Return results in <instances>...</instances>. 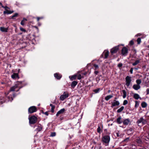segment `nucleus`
I'll use <instances>...</instances> for the list:
<instances>
[{"mask_svg":"<svg viewBox=\"0 0 149 149\" xmlns=\"http://www.w3.org/2000/svg\"><path fill=\"white\" fill-rule=\"evenodd\" d=\"M102 143L105 146H107L110 141V137L109 136L105 135L102 138Z\"/></svg>","mask_w":149,"mask_h":149,"instance_id":"nucleus-1","label":"nucleus"},{"mask_svg":"<svg viewBox=\"0 0 149 149\" xmlns=\"http://www.w3.org/2000/svg\"><path fill=\"white\" fill-rule=\"evenodd\" d=\"M29 123L31 124H33L36 123L37 118L35 116H33L29 118Z\"/></svg>","mask_w":149,"mask_h":149,"instance_id":"nucleus-2","label":"nucleus"},{"mask_svg":"<svg viewBox=\"0 0 149 149\" xmlns=\"http://www.w3.org/2000/svg\"><path fill=\"white\" fill-rule=\"evenodd\" d=\"M120 45L124 46L123 44L120 45L112 48L111 50V52L112 54L115 53L117 52L118 49V47Z\"/></svg>","mask_w":149,"mask_h":149,"instance_id":"nucleus-3","label":"nucleus"},{"mask_svg":"<svg viewBox=\"0 0 149 149\" xmlns=\"http://www.w3.org/2000/svg\"><path fill=\"white\" fill-rule=\"evenodd\" d=\"M126 85L127 87L129 86L132 81L131 77L129 76H127L125 78Z\"/></svg>","mask_w":149,"mask_h":149,"instance_id":"nucleus-4","label":"nucleus"},{"mask_svg":"<svg viewBox=\"0 0 149 149\" xmlns=\"http://www.w3.org/2000/svg\"><path fill=\"white\" fill-rule=\"evenodd\" d=\"M37 111V108L35 106H31L29 108L28 111L30 113H32Z\"/></svg>","mask_w":149,"mask_h":149,"instance_id":"nucleus-5","label":"nucleus"},{"mask_svg":"<svg viewBox=\"0 0 149 149\" xmlns=\"http://www.w3.org/2000/svg\"><path fill=\"white\" fill-rule=\"evenodd\" d=\"M137 84H134L133 86V88L135 90H138L140 88V79H138L136 81Z\"/></svg>","mask_w":149,"mask_h":149,"instance_id":"nucleus-6","label":"nucleus"},{"mask_svg":"<svg viewBox=\"0 0 149 149\" xmlns=\"http://www.w3.org/2000/svg\"><path fill=\"white\" fill-rule=\"evenodd\" d=\"M128 49L126 47H124L122 49V54L125 56H126L128 53Z\"/></svg>","mask_w":149,"mask_h":149,"instance_id":"nucleus-7","label":"nucleus"},{"mask_svg":"<svg viewBox=\"0 0 149 149\" xmlns=\"http://www.w3.org/2000/svg\"><path fill=\"white\" fill-rule=\"evenodd\" d=\"M119 104L120 103L119 102L115 100H114L113 101L111 102V105L113 107L118 106Z\"/></svg>","mask_w":149,"mask_h":149,"instance_id":"nucleus-8","label":"nucleus"},{"mask_svg":"<svg viewBox=\"0 0 149 149\" xmlns=\"http://www.w3.org/2000/svg\"><path fill=\"white\" fill-rule=\"evenodd\" d=\"M68 94L64 93L63 94L61 95L60 97V99L62 100H63L65 99L68 97Z\"/></svg>","mask_w":149,"mask_h":149,"instance_id":"nucleus-9","label":"nucleus"},{"mask_svg":"<svg viewBox=\"0 0 149 149\" xmlns=\"http://www.w3.org/2000/svg\"><path fill=\"white\" fill-rule=\"evenodd\" d=\"M65 111V110L64 108L61 109L57 112L56 114V116H58L59 115L61 114H63Z\"/></svg>","mask_w":149,"mask_h":149,"instance_id":"nucleus-10","label":"nucleus"},{"mask_svg":"<svg viewBox=\"0 0 149 149\" xmlns=\"http://www.w3.org/2000/svg\"><path fill=\"white\" fill-rule=\"evenodd\" d=\"M130 123V121L129 119H126L124 120L123 121V124L125 125H127Z\"/></svg>","mask_w":149,"mask_h":149,"instance_id":"nucleus-11","label":"nucleus"},{"mask_svg":"<svg viewBox=\"0 0 149 149\" xmlns=\"http://www.w3.org/2000/svg\"><path fill=\"white\" fill-rule=\"evenodd\" d=\"M103 54L104 56V58H106L109 55V52L108 50H104L103 53Z\"/></svg>","mask_w":149,"mask_h":149,"instance_id":"nucleus-12","label":"nucleus"},{"mask_svg":"<svg viewBox=\"0 0 149 149\" xmlns=\"http://www.w3.org/2000/svg\"><path fill=\"white\" fill-rule=\"evenodd\" d=\"M54 77L57 79H59L61 78L62 75L58 73H56L54 74Z\"/></svg>","mask_w":149,"mask_h":149,"instance_id":"nucleus-13","label":"nucleus"},{"mask_svg":"<svg viewBox=\"0 0 149 149\" xmlns=\"http://www.w3.org/2000/svg\"><path fill=\"white\" fill-rule=\"evenodd\" d=\"M77 74H75L71 76H69V78L71 81H72L73 80H75L76 79L77 77Z\"/></svg>","mask_w":149,"mask_h":149,"instance_id":"nucleus-14","label":"nucleus"},{"mask_svg":"<svg viewBox=\"0 0 149 149\" xmlns=\"http://www.w3.org/2000/svg\"><path fill=\"white\" fill-rule=\"evenodd\" d=\"M0 30L3 32H8V28H5L4 27H1L0 28Z\"/></svg>","mask_w":149,"mask_h":149,"instance_id":"nucleus-15","label":"nucleus"},{"mask_svg":"<svg viewBox=\"0 0 149 149\" xmlns=\"http://www.w3.org/2000/svg\"><path fill=\"white\" fill-rule=\"evenodd\" d=\"M42 128V127L41 125L38 124V128H37L36 130L38 132L41 131Z\"/></svg>","mask_w":149,"mask_h":149,"instance_id":"nucleus-16","label":"nucleus"},{"mask_svg":"<svg viewBox=\"0 0 149 149\" xmlns=\"http://www.w3.org/2000/svg\"><path fill=\"white\" fill-rule=\"evenodd\" d=\"M18 74L14 73L11 75V77L13 79H15L18 77Z\"/></svg>","mask_w":149,"mask_h":149,"instance_id":"nucleus-17","label":"nucleus"},{"mask_svg":"<svg viewBox=\"0 0 149 149\" xmlns=\"http://www.w3.org/2000/svg\"><path fill=\"white\" fill-rule=\"evenodd\" d=\"M121 119V118L120 117H119L117 118L116 121L118 124H120L123 122V121Z\"/></svg>","mask_w":149,"mask_h":149,"instance_id":"nucleus-18","label":"nucleus"},{"mask_svg":"<svg viewBox=\"0 0 149 149\" xmlns=\"http://www.w3.org/2000/svg\"><path fill=\"white\" fill-rule=\"evenodd\" d=\"M6 10V11H4L3 12V13L4 14H11L13 12V11H9L7 10Z\"/></svg>","mask_w":149,"mask_h":149,"instance_id":"nucleus-19","label":"nucleus"},{"mask_svg":"<svg viewBox=\"0 0 149 149\" xmlns=\"http://www.w3.org/2000/svg\"><path fill=\"white\" fill-rule=\"evenodd\" d=\"M77 82L76 81H74L72 82L71 85L72 87L74 88L77 85Z\"/></svg>","mask_w":149,"mask_h":149,"instance_id":"nucleus-20","label":"nucleus"},{"mask_svg":"<svg viewBox=\"0 0 149 149\" xmlns=\"http://www.w3.org/2000/svg\"><path fill=\"white\" fill-rule=\"evenodd\" d=\"M113 97V96L112 95H107L105 97V100L107 101H108L111 98Z\"/></svg>","mask_w":149,"mask_h":149,"instance_id":"nucleus-21","label":"nucleus"},{"mask_svg":"<svg viewBox=\"0 0 149 149\" xmlns=\"http://www.w3.org/2000/svg\"><path fill=\"white\" fill-rule=\"evenodd\" d=\"M27 21V19L25 18H23V19L21 21V25L23 26L24 25L25 22Z\"/></svg>","mask_w":149,"mask_h":149,"instance_id":"nucleus-22","label":"nucleus"},{"mask_svg":"<svg viewBox=\"0 0 149 149\" xmlns=\"http://www.w3.org/2000/svg\"><path fill=\"white\" fill-rule=\"evenodd\" d=\"M141 106L143 108H145L147 106V104L145 102H143L141 104Z\"/></svg>","mask_w":149,"mask_h":149,"instance_id":"nucleus-23","label":"nucleus"},{"mask_svg":"<svg viewBox=\"0 0 149 149\" xmlns=\"http://www.w3.org/2000/svg\"><path fill=\"white\" fill-rule=\"evenodd\" d=\"M124 109V107L123 106H122L117 110V112L118 113H120Z\"/></svg>","mask_w":149,"mask_h":149,"instance_id":"nucleus-24","label":"nucleus"},{"mask_svg":"<svg viewBox=\"0 0 149 149\" xmlns=\"http://www.w3.org/2000/svg\"><path fill=\"white\" fill-rule=\"evenodd\" d=\"M50 106L51 107V111L53 113L54 112V109L55 107L52 104H50Z\"/></svg>","mask_w":149,"mask_h":149,"instance_id":"nucleus-25","label":"nucleus"},{"mask_svg":"<svg viewBox=\"0 0 149 149\" xmlns=\"http://www.w3.org/2000/svg\"><path fill=\"white\" fill-rule=\"evenodd\" d=\"M17 86L15 85L13 86L10 89V91H13L15 90V89L17 88Z\"/></svg>","mask_w":149,"mask_h":149,"instance_id":"nucleus-26","label":"nucleus"},{"mask_svg":"<svg viewBox=\"0 0 149 149\" xmlns=\"http://www.w3.org/2000/svg\"><path fill=\"white\" fill-rule=\"evenodd\" d=\"M134 97L135 99L137 100L139 98V97L138 94H135L134 95Z\"/></svg>","mask_w":149,"mask_h":149,"instance_id":"nucleus-27","label":"nucleus"},{"mask_svg":"<svg viewBox=\"0 0 149 149\" xmlns=\"http://www.w3.org/2000/svg\"><path fill=\"white\" fill-rule=\"evenodd\" d=\"M123 94V97L124 98H125L126 96V93L125 90H123L122 91Z\"/></svg>","mask_w":149,"mask_h":149,"instance_id":"nucleus-28","label":"nucleus"},{"mask_svg":"<svg viewBox=\"0 0 149 149\" xmlns=\"http://www.w3.org/2000/svg\"><path fill=\"white\" fill-rule=\"evenodd\" d=\"M140 123H142L143 124H144L146 123V121L142 118H140Z\"/></svg>","mask_w":149,"mask_h":149,"instance_id":"nucleus-29","label":"nucleus"},{"mask_svg":"<svg viewBox=\"0 0 149 149\" xmlns=\"http://www.w3.org/2000/svg\"><path fill=\"white\" fill-rule=\"evenodd\" d=\"M139 62V60H136L135 61V62L132 64V65H133L135 66Z\"/></svg>","mask_w":149,"mask_h":149,"instance_id":"nucleus-30","label":"nucleus"},{"mask_svg":"<svg viewBox=\"0 0 149 149\" xmlns=\"http://www.w3.org/2000/svg\"><path fill=\"white\" fill-rule=\"evenodd\" d=\"M94 67L95 68V70H96L98 69L99 68V66L98 65H97V64H94L93 65Z\"/></svg>","mask_w":149,"mask_h":149,"instance_id":"nucleus-31","label":"nucleus"},{"mask_svg":"<svg viewBox=\"0 0 149 149\" xmlns=\"http://www.w3.org/2000/svg\"><path fill=\"white\" fill-rule=\"evenodd\" d=\"M135 102V108H137L138 107L139 105V102L137 101H136Z\"/></svg>","mask_w":149,"mask_h":149,"instance_id":"nucleus-32","label":"nucleus"},{"mask_svg":"<svg viewBox=\"0 0 149 149\" xmlns=\"http://www.w3.org/2000/svg\"><path fill=\"white\" fill-rule=\"evenodd\" d=\"M100 90V88H98L97 89H95L93 90V91L96 93H98Z\"/></svg>","mask_w":149,"mask_h":149,"instance_id":"nucleus-33","label":"nucleus"},{"mask_svg":"<svg viewBox=\"0 0 149 149\" xmlns=\"http://www.w3.org/2000/svg\"><path fill=\"white\" fill-rule=\"evenodd\" d=\"M20 31H23V32H26V30L25 29H24V28H22V27H20Z\"/></svg>","mask_w":149,"mask_h":149,"instance_id":"nucleus-34","label":"nucleus"},{"mask_svg":"<svg viewBox=\"0 0 149 149\" xmlns=\"http://www.w3.org/2000/svg\"><path fill=\"white\" fill-rule=\"evenodd\" d=\"M18 15V14L17 13H15L12 16L11 18L13 19L14 17L17 16Z\"/></svg>","mask_w":149,"mask_h":149,"instance_id":"nucleus-35","label":"nucleus"},{"mask_svg":"<svg viewBox=\"0 0 149 149\" xmlns=\"http://www.w3.org/2000/svg\"><path fill=\"white\" fill-rule=\"evenodd\" d=\"M97 131L98 132L100 133L101 132V128L100 126H98L97 129Z\"/></svg>","mask_w":149,"mask_h":149,"instance_id":"nucleus-36","label":"nucleus"},{"mask_svg":"<svg viewBox=\"0 0 149 149\" xmlns=\"http://www.w3.org/2000/svg\"><path fill=\"white\" fill-rule=\"evenodd\" d=\"M56 133L54 132H52L51 134H50V136H52V137H53V136H56Z\"/></svg>","mask_w":149,"mask_h":149,"instance_id":"nucleus-37","label":"nucleus"},{"mask_svg":"<svg viewBox=\"0 0 149 149\" xmlns=\"http://www.w3.org/2000/svg\"><path fill=\"white\" fill-rule=\"evenodd\" d=\"M128 103V102L127 100H125L123 102V105H125L127 104Z\"/></svg>","mask_w":149,"mask_h":149,"instance_id":"nucleus-38","label":"nucleus"},{"mask_svg":"<svg viewBox=\"0 0 149 149\" xmlns=\"http://www.w3.org/2000/svg\"><path fill=\"white\" fill-rule=\"evenodd\" d=\"M77 79H80L81 78V74H79L78 75H77Z\"/></svg>","mask_w":149,"mask_h":149,"instance_id":"nucleus-39","label":"nucleus"},{"mask_svg":"<svg viewBox=\"0 0 149 149\" xmlns=\"http://www.w3.org/2000/svg\"><path fill=\"white\" fill-rule=\"evenodd\" d=\"M134 44V42L132 40H131L130 42H129V44L130 45H132Z\"/></svg>","mask_w":149,"mask_h":149,"instance_id":"nucleus-40","label":"nucleus"},{"mask_svg":"<svg viewBox=\"0 0 149 149\" xmlns=\"http://www.w3.org/2000/svg\"><path fill=\"white\" fill-rule=\"evenodd\" d=\"M2 6V7L4 8H5V9L6 10V9L7 8H8V7L7 6H3L2 5H1Z\"/></svg>","mask_w":149,"mask_h":149,"instance_id":"nucleus-41","label":"nucleus"},{"mask_svg":"<svg viewBox=\"0 0 149 149\" xmlns=\"http://www.w3.org/2000/svg\"><path fill=\"white\" fill-rule=\"evenodd\" d=\"M137 42L138 44H140V38H138L137 40Z\"/></svg>","mask_w":149,"mask_h":149,"instance_id":"nucleus-42","label":"nucleus"},{"mask_svg":"<svg viewBox=\"0 0 149 149\" xmlns=\"http://www.w3.org/2000/svg\"><path fill=\"white\" fill-rule=\"evenodd\" d=\"M146 94L148 95L149 94V88H148L146 90Z\"/></svg>","mask_w":149,"mask_h":149,"instance_id":"nucleus-43","label":"nucleus"},{"mask_svg":"<svg viewBox=\"0 0 149 149\" xmlns=\"http://www.w3.org/2000/svg\"><path fill=\"white\" fill-rule=\"evenodd\" d=\"M133 68H131L130 70V72L131 74L133 73Z\"/></svg>","mask_w":149,"mask_h":149,"instance_id":"nucleus-44","label":"nucleus"},{"mask_svg":"<svg viewBox=\"0 0 149 149\" xmlns=\"http://www.w3.org/2000/svg\"><path fill=\"white\" fill-rule=\"evenodd\" d=\"M123 65L122 63H119L118 64V67H120L122 66Z\"/></svg>","mask_w":149,"mask_h":149,"instance_id":"nucleus-45","label":"nucleus"},{"mask_svg":"<svg viewBox=\"0 0 149 149\" xmlns=\"http://www.w3.org/2000/svg\"><path fill=\"white\" fill-rule=\"evenodd\" d=\"M98 73V71H95V72H94V73L95 74H97Z\"/></svg>","mask_w":149,"mask_h":149,"instance_id":"nucleus-46","label":"nucleus"},{"mask_svg":"<svg viewBox=\"0 0 149 149\" xmlns=\"http://www.w3.org/2000/svg\"><path fill=\"white\" fill-rule=\"evenodd\" d=\"M44 113L47 116H48V113L47 112H45Z\"/></svg>","mask_w":149,"mask_h":149,"instance_id":"nucleus-47","label":"nucleus"},{"mask_svg":"<svg viewBox=\"0 0 149 149\" xmlns=\"http://www.w3.org/2000/svg\"><path fill=\"white\" fill-rule=\"evenodd\" d=\"M40 18L39 17H37V20L38 21L40 19Z\"/></svg>","mask_w":149,"mask_h":149,"instance_id":"nucleus-48","label":"nucleus"},{"mask_svg":"<svg viewBox=\"0 0 149 149\" xmlns=\"http://www.w3.org/2000/svg\"><path fill=\"white\" fill-rule=\"evenodd\" d=\"M129 139V138H127L126 139H125L124 140V141H125L126 140H128Z\"/></svg>","mask_w":149,"mask_h":149,"instance_id":"nucleus-49","label":"nucleus"},{"mask_svg":"<svg viewBox=\"0 0 149 149\" xmlns=\"http://www.w3.org/2000/svg\"><path fill=\"white\" fill-rule=\"evenodd\" d=\"M137 122H138V123H140V120H138Z\"/></svg>","mask_w":149,"mask_h":149,"instance_id":"nucleus-50","label":"nucleus"},{"mask_svg":"<svg viewBox=\"0 0 149 149\" xmlns=\"http://www.w3.org/2000/svg\"><path fill=\"white\" fill-rule=\"evenodd\" d=\"M2 5V4L1 2H0V5Z\"/></svg>","mask_w":149,"mask_h":149,"instance_id":"nucleus-51","label":"nucleus"},{"mask_svg":"<svg viewBox=\"0 0 149 149\" xmlns=\"http://www.w3.org/2000/svg\"><path fill=\"white\" fill-rule=\"evenodd\" d=\"M40 19H42V18H43V17H40Z\"/></svg>","mask_w":149,"mask_h":149,"instance_id":"nucleus-52","label":"nucleus"},{"mask_svg":"<svg viewBox=\"0 0 149 149\" xmlns=\"http://www.w3.org/2000/svg\"><path fill=\"white\" fill-rule=\"evenodd\" d=\"M139 34H138L137 35L135 36H139Z\"/></svg>","mask_w":149,"mask_h":149,"instance_id":"nucleus-53","label":"nucleus"},{"mask_svg":"<svg viewBox=\"0 0 149 149\" xmlns=\"http://www.w3.org/2000/svg\"><path fill=\"white\" fill-rule=\"evenodd\" d=\"M134 69H136V70H137V68H135Z\"/></svg>","mask_w":149,"mask_h":149,"instance_id":"nucleus-54","label":"nucleus"},{"mask_svg":"<svg viewBox=\"0 0 149 149\" xmlns=\"http://www.w3.org/2000/svg\"><path fill=\"white\" fill-rule=\"evenodd\" d=\"M12 98V100H10L11 101H12L13 100V99L12 98Z\"/></svg>","mask_w":149,"mask_h":149,"instance_id":"nucleus-55","label":"nucleus"},{"mask_svg":"<svg viewBox=\"0 0 149 149\" xmlns=\"http://www.w3.org/2000/svg\"><path fill=\"white\" fill-rule=\"evenodd\" d=\"M40 24H39V25L40 26Z\"/></svg>","mask_w":149,"mask_h":149,"instance_id":"nucleus-56","label":"nucleus"},{"mask_svg":"<svg viewBox=\"0 0 149 149\" xmlns=\"http://www.w3.org/2000/svg\"><path fill=\"white\" fill-rule=\"evenodd\" d=\"M110 90H109V92H110Z\"/></svg>","mask_w":149,"mask_h":149,"instance_id":"nucleus-57","label":"nucleus"},{"mask_svg":"<svg viewBox=\"0 0 149 149\" xmlns=\"http://www.w3.org/2000/svg\"><path fill=\"white\" fill-rule=\"evenodd\" d=\"M117 99V98H116V97L115 98V99Z\"/></svg>","mask_w":149,"mask_h":149,"instance_id":"nucleus-58","label":"nucleus"},{"mask_svg":"<svg viewBox=\"0 0 149 149\" xmlns=\"http://www.w3.org/2000/svg\"><path fill=\"white\" fill-rule=\"evenodd\" d=\"M22 34V33H20L19 34Z\"/></svg>","mask_w":149,"mask_h":149,"instance_id":"nucleus-59","label":"nucleus"},{"mask_svg":"<svg viewBox=\"0 0 149 149\" xmlns=\"http://www.w3.org/2000/svg\"><path fill=\"white\" fill-rule=\"evenodd\" d=\"M148 56H149V53L148 54Z\"/></svg>","mask_w":149,"mask_h":149,"instance_id":"nucleus-60","label":"nucleus"}]
</instances>
